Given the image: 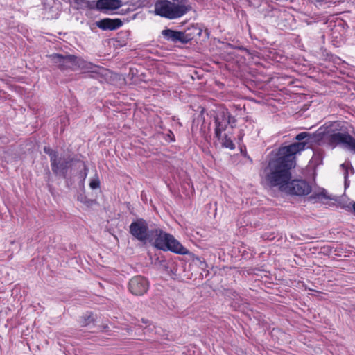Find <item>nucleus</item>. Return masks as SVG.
Listing matches in <instances>:
<instances>
[{"label":"nucleus","instance_id":"3","mask_svg":"<svg viewBox=\"0 0 355 355\" xmlns=\"http://www.w3.org/2000/svg\"><path fill=\"white\" fill-rule=\"evenodd\" d=\"M187 3V0L158 1L155 4V12L169 19L180 18L191 10V6Z\"/></svg>","mask_w":355,"mask_h":355},{"label":"nucleus","instance_id":"12","mask_svg":"<svg viewBox=\"0 0 355 355\" xmlns=\"http://www.w3.org/2000/svg\"><path fill=\"white\" fill-rule=\"evenodd\" d=\"M91 3L93 5V8H96L101 11L116 10L121 6V2L119 0H98Z\"/></svg>","mask_w":355,"mask_h":355},{"label":"nucleus","instance_id":"10","mask_svg":"<svg viewBox=\"0 0 355 355\" xmlns=\"http://www.w3.org/2000/svg\"><path fill=\"white\" fill-rule=\"evenodd\" d=\"M148 280L140 275L132 277L128 284V289L135 295H142L148 290Z\"/></svg>","mask_w":355,"mask_h":355},{"label":"nucleus","instance_id":"23","mask_svg":"<svg viewBox=\"0 0 355 355\" xmlns=\"http://www.w3.org/2000/svg\"><path fill=\"white\" fill-rule=\"evenodd\" d=\"M353 209H354V211L355 212V202H354V204H353Z\"/></svg>","mask_w":355,"mask_h":355},{"label":"nucleus","instance_id":"19","mask_svg":"<svg viewBox=\"0 0 355 355\" xmlns=\"http://www.w3.org/2000/svg\"><path fill=\"white\" fill-rule=\"evenodd\" d=\"M309 137V134L308 132H302L296 135L295 139L297 141H298L297 143L304 142L306 144V145H307L308 139H306V141H304V140L306 139V138H308ZM306 146H305V147Z\"/></svg>","mask_w":355,"mask_h":355},{"label":"nucleus","instance_id":"8","mask_svg":"<svg viewBox=\"0 0 355 355\" xmlns=\"http://www.w3.org/2000/svg\"><path fill=\"white\" fill-rule=\"evenodd\" d=\"M150 230L147 222L144 219H137L130 225V233L141 242L146 243L150 238Z\"/></svg>","mask_w":355,"mask_h":355},{"label":"nucleus","instance_id":"21","mask_svg":"<svg viewBox=\"0 0 355 355\" xmlns=\"http://www.w3.org/2000/svg\"><path fill=\"white\" fill-rule=\"evenodd\" d=\"M89 187L92 189H98L100 187V182H99V180L98 178H94V179H92L89 183Z\"/></svg>","mask_w":355,"mask_h":355},{"label":"nucleus","instance_id":"6","mask_svg":"<svg viewBox=\"0 0 355 355\" xmlns=\"http://www.w3.org/2000/svg\"><path fill=\"white\" fill-rule=\"evenodd\" d=\"M215 135L220 139L222 132L225 131L230 125L233 128L235 123V119L231 116L227 109H221L219 110L215 117Z\"/></svg>","mask_w":355,"mask_h":355},{"label":"nucleus","instance_id":"2","mask_svg":"<svg viewBox=\"0 0 355 355\" xmlns=\"http://www.w3.org/2000/svg\"><path fill=\"white\" fill-rule=\"evenodd\" d=\"M150 235L148 242L159 250H169L180 254H187L189 252L173 235L164 232L159 228H150Z\"/></svg>","mask_w":355,"mask_h":355},{"label":"nucleus","instance_id":"5","mask_svg":"<svg viewBox=\"0 0 355 355\" xmlns=\"http://www.w3.org/2000/svg\"><path fill=\"white\" fill-rule=\"evenodd\" d=\"M44 151L50 157L51 166L53 173L64 178L68 168L71 165L73 158L69 156H59L58 151L48 146L44 148Z\"/></svg>","mask_w":355,"mask_h":355},{"label":"nucleus","instance_id":"16","mask_svg":"<svg viewBox=\"0 0 355 355\" xmlns=\"http://www.w3.org/2000/svg\"><path fill=\"white\" fill-rule=\"evenodd\" d=\"M71 5L76 9L93 8V5L87 0H72Z\"/></svg>","mask_w":355,"mask_h":355},{"label":"nucleus","instance_id":"7","mask_svg":"<svg viewBox=\"0 0 355 355\" xmlns=\"http://www.w3.org/2000/svg\"><path fill=\"white\" fill-rule=\"evenodd\" d=\"M282 192L293 196H306L311 192V185L304 180H292L287 182Z\"/></svg>","mask_w":355,"mask_h":355},{"label":"nucleus","instance_id":"18","mask_svg":"<svg viewBox=\"0 0 355 355\" xmlns=\"http://www.w3.org/2000/svg\"><path fill=\"white\" fill-rule=\"evenodd\" d=\"M341 167L345 170L344 175H345V187L346 188V187H349V182L347 181V177H348V173H349L348 168L350 169V171L352 173H354V168H352V166H349V164H345V163L341 164Z\"/></svg>","mask_w":355,"mask_h":355},{"label":"nucleus","instance_id":"9","mask_svg":"<svg viewBox=\"0 0 355 355\" xmlns=\"http://www.w3.org/2000/svg\"><path fill=\"white\" fill-rule=\"evenodd\" d=\"M51 62L61 69H73L80 67L81 60L73 55H62L52 54L49 55Z\"/></svg>","mask_w":355,"mask_h":355},{"label":"nucleus","instance_id":"14","mask_svg":"<svg viewBox=\"0 0 355 355\" xmlns=\"http://www.w3.org/2000/svg\"><path fill=\"white\" fill-rule=\"evenodd\" d=\"M309 198L315 201L322 202L324 200H334L335 198L327 194L324 189H320L318 192L314 191Z\"/></svg>","mask_w":355,"mask_h":355},{"label":"nucleus","instance_id":"22","mask_svg":"<svg viewBox=\"0 0 355 355\" xmlns=\"http://www.w3.org/2000/svg\"><path fill=\"white\" fill-rule=\"evenodd\" d=\"M84 171H85V176H86L87 174V171H88V169L86 167V166H84Z\"/></svg>","mask_w":355,"mask_h":355},{"label":"nucleus","instance_id":"17","mask_svg":"<svg viewBox=\"0 0 355 355\" xmlns=\"http://www.w3.org/2000/svg\"><path fill=\"white\" fill-rule=\"evenodd\" d=\"M222 140V146L225 148H229L230 150H233L235 148V146L233 141L230 138L227 137V135H225L223 137L220 136V139L219 140Z\"/></svg>","mask_w":355,"mask_h":355},{"label":"nucleus","instance_id":"15","mask_svg":"<svg viewBox=\"0 0 355 355\" xmlns=\"http://www.w3.org/2000/svg\"><path fill=\"white\" fill-rule=\"evenodd\" d=\"M95 317L92 313H86L80 317L79 320L80 324L82 327H87L90 324H93L95 322Z\"/></svg>","mask_w":355,"mask_h":355},{"label":"nucleus","instance_id":"13","mask_svg":"<svg viewBox=\"0 0 355 355\" xmlns=\"http://www.w3.org/2000/svg\"><path fill=\"white\" fill-rule=\"evenodd\" d=\"M123 23L119 19H110L105 18L96 21V26L102 30H116L120 28Z\"/></svg>","mask_w":355,"mask_h":355},{"label":"nucleus","instance_id":"20","mask_svg":"<svg viewBox=\"0 0 355 355\" xmlns=\"http://www.w3.org/2000/svg\"><path fill=\"white\" fill-rule=\"evenodd\" d=\"M78 200L85 204L87 207H92L96 203L94 200L87 199L85 196L80 195L78 197Z\"/></svg>","mask_w":355,"mask_h":355},{"label":"nucleus","instance_id":"11","mask_svg":"<svg viewBox=\"0 0 355 355\" xmlns=\"http://www.w3.org/2000/svg\"><path fill=\"white\" fill-rule=\"evenodd\" d=\"M162 34L165 39L174 43L187 44L192 40V37L185 32L171 29H164L162 31Z\"/></svg>","mask_w":355,"mask_h":355},{"label":"nucleus","instance_id":"4","mask_svg":"<svg viewBox=\"0 0 355 355\" xmlns=\"http://www.w3.org/2000/svg\"><path fill=\"white\" fill-rule=\"evenodd\" d=\"M340 123L333 122L329 126L327 127L326 131L320 132L319 134L327 133L329 135V141L331 144H341L344 148L355 153V139L347 132H336L338 130Z\"/></svg>","mask_w":355,"mask_h":355},{"label":"nucleus","instance_id":"1","mask_svg":"<svg viewBox=\"0 0 355 355\" xmlns=\"http://www.w3.org/2000/svg\"><path fill=\"white\" fill-rule=\"evenodd\" d=\"M304 142L293 143L278 149L276 157L270 159L265 168L264 179L270 187H277L280 191L286 189L291 179V170L296 164L295 155L305 149Z\"/></svg>","mask_w":355,"mask_h":355}]
</instances>
